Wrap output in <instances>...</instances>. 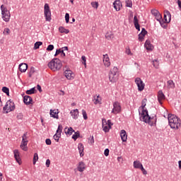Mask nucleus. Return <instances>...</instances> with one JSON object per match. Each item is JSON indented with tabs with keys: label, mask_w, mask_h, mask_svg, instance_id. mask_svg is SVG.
<instances>
[{
	"label": "nucleus",
	"mask_w": 181,
	"mask_h": 181,
	"mask_svg": "<svg viewBox=\"0 0 181 181\" xmlns=\"http://www.w3.org/2000/svg\"><path fill=\"white\" fill-rule=\"evenodd\" d=\"M108 77H109V81L110 83H117L119 77V74H118V68L115 66L113 67V69H110Z\"/></svg>",
	"instance_id": "nucleus-4"
},
{
	"label": "nucleus",
	"mask_w": 181,
	"mask_h": 181,
	"mask_svg": "<svg viewBox=\"0 0 181 181\" xmlns=\"http://www.w3.org/2000/svg\"><path fill=\"white\" fill-rule=\"evenodd\" d=\"M81 59H82V61H83L82 63L84 64V66L86 67V56H82Z\"/></svg>",
	"instance_id": "nucleus-57"
},
{
	"label": "nucleus",
	"mask_w": 181,
	"mask_h": 181,
	"mask_svg": "<svg viewBox=\"0 0 181 181\" xmlns=\"http://www.w3.org/2000/svg\"><path fill=\"white\" fill-rule=\"evenodd\" d=\"M148 33V31L145 28L141 29V32L139 34V42H143L145 39V35Z\"/></svg>",
	"instance_id": "nucleus-13"
},
{
	"label": "nucleus",
	"mask_w": 181,
	"mask_h": 181,
	"mask_svg": "<svg viewBox=\"0 0 181 181\" xmlns=\"http://www.w3.org/2000/svg\"><path fill=\"white\" fill-rule=\"evenodd\" d=\"M35 91H36V89L35 88H32L30 90H27L25 91V93L28 94V95H30L31 94H35Z\"/></svg>",
	"instance_id": "nucleus-36"
},
{
	"label": "nucleus",
	"mask_w": 181,
	"mask_h": 181,
	"mask_svg": "<svg viewBox=\"0 0 181 181\" xmlns=\"http://www.w3.org/2000/svg\"><path fill=\"white\" fill-rule=\"evenodd\" d=\"M13 153H14V158L17 162V163L20 164L22 163L21 162V156H19V150L16 149L13 151Z\"/></svg>",
	"instance_id": "nucleus-16"
},
{
	"label": "nucleus",
	"mask_w": 181,
	"mask_h": 181,
	"mask_svg": "<svg viewBox=\"0 0 181 181\" xmlns=\"http://www.w3.org/2000/svg\"><path fill=\"white\" fill-rule=\"evenodd\" d=\"M35 73V67L32 66L30 69L29 74H28V76L29 77H32V76H33V74Z\"/></svg>",
	"instance_id": "nucleus-41"
},
{
	"label": "nucleus",
	"mask_w": 181,
	"mask_h": 181,
	"mask_svg": "<svg viewBox=\"0 0 181 181\" xmlns=\"http://www.w3.org/2000/svg\"><path fill=\"white\" fill-rule=\"evenodd\" d=\"M112 125H114V124H112L110 119L107 120V127L109 129H111V127H112Z\"/></svg>",
	"instance_id": "nucleus-55"
},
{
	"label": "nucleus",
	"mask_w": 181,
	"mask_h": 181,
	"mask_svg": "<svg viewBox=\"0 0 181 181\" xmlns=\"http://www.w3.org/2000/svg\"><path fill=\"white\" fill-rule=\"evenodd\" d=\"M78 149L80 153V156H84V153H83V152H84V146L83 145V144L79 143L78 145Z\"/></svg>",
	"instance_id": "nucleus-26"
},
{
	"label": "nucleus",
	"mask_w": 181,
	"mask_h": 181,
	"mask_svg": "<svg viewBox=\"0 0 181 181\" xmlns=\"http://www.w3.org/2000/svg\"><path fill=\"white\" fill-rule=\"evenodd\" d=\"M84 169H86L85 164L81 161L78 166V172H84Z\"/></svg>",
	"instance_id": "nucleus-29"
},
{
	"label": "nucleus",
	"mask_w": 181,
	"mask_h": 181,
	"mask_svg": "<svg viewBox=\"0 0 181 181\" xmlns=\"http://www.w3.org/2000/svg\"><path fill=\"white\" fill-rule=\"evenodd\" d=\"M78 138H80V132L77 131L74 132V134L72 136V139L77 141Z\"/></svg>",
	"instance_id": "nucleus-32"
},
{
	"label": "nucleus",
	"mask_w": 181,
	"mask_h": 181,
	"mask_svg": "<svg viewBox=\"0 0 181 181\" xmlns=\"http://www.w3.org/2000/svg\"><path fill=\"white\" fill-rule=\"evenodd\" d=\"M64 131H65L66 135H69V136L72 135L73 132H75L74 129H73V127H69L68 129H67V127H66L64 129Z\"/></svg>",
	"instance_id": "nucleus-27"
},
{
	"label": "nucleus",
	"mask_w": 181,
	"mask_h": 181,
	"mask_svg": "<svg viewBox=\"0 0 181 181\" xmlns=\"http://www.w3.org/2000/svg\"><path fill=\"white\" fill-rule=\"evenodd\" d=\"M126 54L129 56H132V52H131V49L129 48L126 49Z\"/></svg>",
	"instance_id": "nucleus-56"
},
{
	"label": "nucleus",
	"mask_w": 181,
	"mask_h": 181,
	"mask_svg": "<svg viewBox=\"0 0 181 181\" xmlns=\"http://www.w3.org/2000/svg\"><path fill=\"white\" fill-rule=\"evenodd\" d=\"M120 136L122 142H127V139H128V135L127 134V132L124 129L121 130Z\"/></svg>",
	"instance_id": "nucleus-15"
},
{
	"label": "nucleus",
	"mask_w": 181,
	"mask_h": 181,
	"mask_svg": "<svg viewBox=\"0 0 181 181\" xmlns=\"http://www.w3.org/2000/svg\"><path fill=\"white\" fill-rule=\"evenodd\" d=\"M15 108V103L9 100L6 102V105L3 107V111H4L5 114H8V112L14 111Z\"/></svg>",
	"instance_id": "nucleus-6"
},
{
	"label": "nucleus",
	"mask_w": 181,
	"mask_h": 181,
	"mask_svg": "<svg viewBox=\"0 0 181 181\" xmlns=\"http://www.w3.org/2000/svg\"><path fill=\"white\" fill-rule=\"evenodd\" d=\"M158 13H159V11L156 9L151 10V14L153 15V16H156L157 15H158Z\"/></svg>",
	"instance_id": "nucleus-47"
},
{
	"label": "nucleus",
	"mask_w": 181,
	"mask_h": 181,
	"mask_svg": "<svg viewBox=\"0 0 181 181\" xmlns=\"http://www.w3.org/2000/svg\"><path fill=\"white\" fill-rule=\"evenodd\" d=\"M50 116L52 118H56V119H59V110H50Z\"/></svg>",
	"instance_id": "nucleus-20"
},
{
	"label": "nucleus",
	"mask_w": 181,
	"mask_h": 181,
	"mask_svg": "<svg viewBox=\"0 0 181 181\" xmlns=\"http://www.w3.org/2000/svg\"><path fill=\"white\" fill-rule=\"evenodd\" d=\"M82 115L84 119H88V117H87V112H86L84 110H82Z\"/></svg>",
	"instance_id": "nucleus-48"
},
{
	"label": "nucleus",
	"mask_w": 181,
	"mask_h": 181,
	"mask_svg": "<svg viewBox=\"0 0 181 181\" xmlns=\"http://www.w3.org/2000/svg\"><path fill=\"white\" fill-rule=\"evenodd\" d=\"M45 165H46L47 168H49L50 167V160L49 159H47L46 160Z\"/></svg>",
	"instance_id": "nucleus-59"
},
{
	"label": "nucleus",
	"mask_w": 181,
	"mask_h": 181,
	"mask_svg": "<svg viewBox=\"0 0 181 181\" xmlns=\"http://www.w3.org/2000/svg\"><path fill=\"white\" fill-rule=\"evenodd\" d=\"M144 47H146V50H153V45L151 44L150 40H146L144 44Z\"/></svg>",
	"instance_id": "nucleus-23"
},
{
	"label": "nucleus",
	"mask_w": 181,
	"mask_h": 181,
	"mask_svg": "<svg viewBox=\"0 0 181 181\" xmlns=\"http://www.w3.org/2000/svg\"><path fill=\"white\" fill-rule=\"evenodd\" d=\"M134 25L137 30H141V25H139L138 17H136V16H134Z\"/></svg>",
	"instance_id": "nucleus-24"
},
{
	"label": "nucleus",
	"mask_w": 181,
	"mask_h": 181,
	"mask_svg": "<svg viewBox=\"0 0 181 181\" xmlns=\"http://www.w3.org/2000/svg\"><path fill=\"white\" fill-rule=\"evenodd\" d=\"M17 119H23V115L22 113H19L17 117Z\"/></svg>",
	"instance_id": "nucleus-53"
},
{
	"label": "nucleus",
	"mask_w": 181,
	"mask_h": 181,
	"mask_svg": "<svg viewBox=\"0 0 181 181\" xmlns=\"http://www.w3.org/2000/svg\"><path fill=\"white\" fill-rule=\"evenodd\" d=\"M105 38L107 40H112V39H114V33H112V32H107L105 34Z\"/></svg>",
	"instance_id": "nucleus-28"
},
{
	"label": "nucleus",
	"mask_w": 181,
	"mask_h": 181,
	"mask_svg": "<svg viewBox=\"0 0 181 181\" xmlns=\"http://www.w3.org/2000/svg\"><path fill=\"white\" fill-rule=\"evenodd\" d=\"M18 69L21 73H25L28 70V64L22 63L19 64Z\"/></svg>",
	"instance_id": "nucleus-18"
},
{
	"label": "nucleus",
	"mask_w": 181,
	"mask_h": 181,
	"mask_svg": "<svg viewBox=\"0 0 181 181\" xmlns=\"http://www.w3.org/2000/svg\"><path fill=\"white\" fill-rule=\"evenodd\" d=\"M91 6L93 8H95V9H97L98 8V2L93 1L91 2Z\"/></svg>",
	"instance_id": "nucleus-44"
},
{
	"label": "nucleus",
	"mask_w": 181,
	"mask_h": 181,
	"mask_svg": "<svg viewBox=\"0 0 181 181\" xmlns=\"http://www.w3.org/2000/svg\"><path fill=\"white\" fill-rule=\"evenodd\" d=\"M11 30H9V28H5L3 33L4 35H8V33H10Z\"/></svg>",
	"instance_id": "nucleus-52"
},
{
	"label": "nucleus",
	"mask_w": 181,
	"mask_h": 181,
	"mask_svg": "<svg viewBox=\"0 0 181 181\" xmlns=\"http://www.w3.org/2000/svg\"><path fill=\"white\" fill-rule=\"evenodd\" d=\"M153 65L156 69H158L159 67V61L158 59L153 60Z\"/></svg>",
	"instance_id": "nucleus-39"
},
{
	"label": "nucleus",
	"mask_w": 181,
	"mask_h": 181,
	"mask_svg": "<svg viewBox=\"0 0 181 181\" xmlns=\"http://www.w3.org/2000/svg\"><path fill=\"white\" fill-rule=\"evenodd\" d=\"M37 89L38 90V91L40 92V93H42V86H40V85H37Z\"/></svg>",
	"instance_id": "nucleus-60"
},
{
	"label": "nucleus",
	"mask_w": 181,
	"mask_h": 181,
	"mask_svg": "<svg viewBox=\"0 0 181 181\" xmlns=\"http://www.w3.org/2000/svg\"><path fill=\"white\" fill-rule=\"evenodd\" d=\"M61 56L62 57H66V53H64V50H61Z\"/></svg>",
	"instance_id": "nucleus-61"
},
{
	"label": "nucleus",
	"mask_w": 181,
	"mask_h": 181,
	"mask_svg": "<svg viewBox=\"0 0 181 181\" xmlns=\"http://www.w3.org/2000/svg\"><path fill=\"white\" fill-rule=\"evenodd\" d=\"M119 112H121V104L119 102H115L113 103L112 114H119Z\"/></svg>",
	"instance_id": "nucleus-11"
},
{
	"label": "nucleus",
	"mask_w": 181,
	"mask_h": 181,
	"mask_svg": "<svg viewBox=\"0 0 181 181\" xmlns=\"http://www.w3.org/2000/svg\"><path fill=\"white\" fill-rule=\"evenodd\" d=\"M44 15L47 22H50L52 21V12L50 11V7L49 6L48 4H45Z\"/></svg>",
	"instance_id": "nucleus-7"
},
{
	"label": "nucleus",
	"mask_w": 181,
	"mask_h": 181,
	"mask_svg": "<svg viewBox=\"0 0 181 181\" xmlns=\"http://www.w3.org/2000/svg\"><path fill=\"white\" fill-rule=\"evenodd\" d=\"M94 101V104L97 105V104H101V99H95V98L93 100Z\"/></svg>",
	"instance_id": "nucleus-51"
},
{
	"label": "nucleus",
	"mask_w": 181,
	"mask_h": 181,
	"mask_svg": "<svg viewBox=\"0 0 181 181\" xmlns=\"http://www.w3.org/2000/svg\"><path fill=\"white\" fill-rule=\"evenodd\" d=\"M170 19H172V15L170 14V12L169 11L165 10L164 11V17H163V22L165 23H170Z\"/></svg>",
	"instance_id": "nucleus-12"
},
{
	"label": "nucleus",
	"mask_w": 181,
	"mask_h": 181,
	"mask_svg": "<svg viewBox=\"0 0 181 181\" xmlns=\"http://www.w3.org/2000/svg\"><path fill=\"white\" fill-rule=\"evenodd\" d=\"M156 21H158V22H161L162 21H163V19L162 18V14H160V13H158V14H157L155 16Z\"/></svg>",
	"instance_id": "nucleus-37"
},
{
	"label": "nucleus",
	"mask_w": 181,
	"mask_h": 181,
	"mask_svg": "<svg viewBox=\"0 0 181 181\" xmlns=\"http://www.w3.org/2000/svg\"><path fill=\"white\" fill-rule=\"evenodd\" d=\"M88 143L90 144V145H93L94 144V136H90V138L88 139Z\"/></svg>",
	"instance_id": "nucleus-49"
},
{
	"label": "nucleus",
	"mask_w": 181,
	"mask_h": 181,
	"mask_svg": "<svg viewBox=\"0 0 181 181\" xmlns=\"http://www.w3.org/2000/svg\"><path fill=\"white\" fill-rule=\"evenodd\" d=\"M103 63L106 67H110L111 66V62H110V57H108V54L103 55Z\"/></svg>",
	"instance_id": "nucleus-14"
},
{
	"label": "nucleus",
	"mask_w": 181,
	"mask_h": 181,
	"mask_svg": "<svg viewBox=\"0 0 181 181\" xmlns=\"http://www.w3.org/2000/svg\"><path fill=\"white\" fill-rule=\"evenodd\" d=\"M39 160V156H37V153H34V157H33V165H36V162Z\"/></svg>",
	"instance_id": "nucleus-38"
},
{
	"label": "nucleus",
	"mask_w": 181,
	"mask_h": 181,
	"mask_svg": "<svg viewBox=\"0 0 181 181\" xmlns=\"http://www.w3.org/2000/svg\"><path fill=\"white\" fill-rule=\"evenodd\" d=\"M168 85L171 86V88H173L175 87V83H173V81L170 80L168 81Z\"/></svg>",
	"instance_id": "nucleus-50"
},
{
	"label": "nucleus",
	"mask_w": 181,
	"mask_h": 181,
	"mask_svg": "<svg viewBox=\"0 0 181 181\" xmlns=\"http://www.w3.org/2000/svg\"><path fill=\"white\" fill-rule=\"evenodd\" d=\"M54 49V45H49L48 47H47V52H52Z\"/></svg>",
	"instance_id": "nucleus-46"
},
{
	"label": "nucleus",
	"mask_w": 181,
	"mask_h": 181,
	"mask_svg": "<svg viewBox=\"0 0 181 181\" xmlns=\"http://www.w3.org/2000/svg\"><path fill=\"white\" fill-rule=\"evenodd\" d=\"M63 64H62V61L58 58H54L48 63V67L49 69H51L52 71H57L60 70Z\"/></svg>",
	"instance_id": "nucleus-3"
},
{
	"label": "nucleus",
	"mask_w": 181,
	"mask_h": 181,
	"mask_svg": "<svg viewBox=\"0 0 181 181\" xmlns=\"http://www.w3.org/2000/svg\"><path fill=\"white\" fill-rule=\"evenodd\" d=\"M28 132H25L23 136H22V141L21 144V148L23 151H28Z\"/></svg>",
	"instance_id": "nucleus-8"
},
{
	"label": "nucleus",
	"mask_w": 181,
	"mask_h": 181,
	"mask_svg": "<svg viewBox=\"0 0 181 181\" xmlns=\"http://www.w3.org/2000/svg\"><path fill=\"white\" fill-rule=\"evenodd\" d=\"M179 169H181V160L178 161Z\"/></svg>",
	"instance_id": "nucleus-64"
},
{
	"label": "nucleus",
	"mask_w": 181,
	"mask_h": 181,
	"mask_svg": "<svg viewBox=\"0 0 181 181\" xmlns=\"http://www.w3.org/2000/svg\"><path fill=\"white\" fill-rule=\"evenodd\" d=\"M59 30L60 33H66V34H67V33H70V30L69 29H66L63 26H60L59 28Z\"/></svg>",
	"instance_id": "nucleus-30"
},
{
	"label": "nucleus",
	"mask_w": 181,
	"mask_h": 181,
	"mask_svg": "<svg viewBox=\"0 0 181 181\" xmlns=\"http://www.w3.org/2000/svg\"><path fill=\"white\" fill-rule=\"evenodd\" d=\"M113 6L117 11H120L121 6H122V5H121V1L119 0L115 1L113 3Z\"/></svg>",
	"instance_id": "nucleus-19"
},
{
	"label": "nucleus",
	"mask_w": 181,
	"mask_h": 181,
	"mask_svg": "<svg viewBox=\"0 0 181 181\" xmlns=\"http://www.w3.org/2000/svg\"><path fill=\"white\" fill-rule=\"evenodd\" d=\"M165 94H163V92L162 90H159L158 93V103L162 104V101H163V100H165Z\"/></svg>",
	"instance_id": "nucleus-21"
},
{
	"label": "nucleus",
	"mask_w": 181,
	"mask_h": 181,
	"mask_svg": "<svg viewBox=\"0 0 181 181\" xmlns=\"http://www.w3.org/2000/svg\"><path fill=\"white\" fill-rule=\"evenodd\" d=\"M64 70L65 77L67 78V80H73V78H74V74L71 70L67 69V66H65V69H64Z\"/></svg>",
	"instance_id": "nucleus-10"
},
{
	"label": "nucleus",
	"mask_w": 181,
	"mask_h": 181,
	"mask_svg": "<svg viewBox=\"0 0 181 181\" xmlns=\"http://www.w3.org/2000/svg\"><path fill=\"white\" fill-rule=\"evenodd\" d=\"M1 10L2 19L4 22H9L11 19V12L9 10L4 4L1 6Z\"/></svg>",
	"instance_id": "nucleus-5"
},
{
	"label": "nucleus",
	"mask_w": 181,
	"mask_h": 181,
	"mask_svg": "<svg viewBox=\"0 0 181 181\" xmlns=\"http://www.w3.org/2000/svg\"><path fill=\"white\" fill-rule=\"evenodd\" d=\"M146 101H148V100H146V98H144L141 102L142 121L146 124H148L149 125H151V127H153V125H156V115H155L152 117L149 116L148 110H145V107H146Z\"/></svg>",
	"instance_id": "nucleus-1"
},
{
	"label": "nucleus",
	"mask_w": 181,
	"mask_h": 181,
	"mask_svg": "<svg viewBox=\"0 0 181 181\" xmlns=\"http://www.w3.org/2000/svg\"><path fill=\"white\" fill-rule=\"evenodd\" d=\"M142 173H143V175H148V171H146V170H143L142 171Z\"/></svg>",
	"instance_id": "nucleus-62"
},
{
	"label": "nucleus",
	"mask_w": 181,
	"mask_h": 181,
	"mask_svg": "<svg viewBox=\"0 0 181 181\" xmlns=\"http://www.w3.org/2000/svg\"><path fill=\"white\" fill-rule=\"evenodd\" d=\"M107 124V119H102V127H103V129L104 131V132H110V127L108 128V126H105V124Z\"/></svg>",
	"instance_id": "nucleus-25"
},
{
	"label": "nucleus",
	"mask_w": 181,
	"mask_h": 181,
	"mask_svg": "<svg viewBox=\"0 0 181 181\" xmlns=\"http://www.w3.org/2000/svg\"><path fill=\"white\" fill-rule=\"evenodd\" d=\"M45 144H46L47 145H52V140H50V139H47L45 140Z\"/></svg>",
	"instance_id": "nucleus-58"
},
{
	"label": "nucleus",
	"mask_w": 181,
	"mask_h": 181,
	"mask_svg": "<svg viewBox=\"0 0 181 181\" xmlns=\"http://www.w3.org/2000/svg\"><path fill=\"white\" fill-rule=\"evenodd\" d=\"M1 90L3 91V93H5V94H6V95H8V97H9V88H8L6 86H4L1 89Z\"/></svg>",
	"instance_id": "nucleus-35"
},
{
	"label": "nucleus",
	"mask_w": 181,
	"mask_h": 181,
	"mask_svg": "<svg viewBox=\"0 0 181 181\" xmlns=\"http://www.w3.org/2000/svg\"><path fill=\"white\" fill-rule=\"evenodd\" d=\"M135 83L138 87L139 91H144V88H145V83H144L142 79H141V78H136Z\"/></svg>",
	"instance_id": "nucleus-9"
},
{
	"label": "nucleus",
	"mask_w": 181,
	"mask_h": 181,
	"mask_svg": "<svg viewBox=\"0 0 181 181\" xmlns=\"http://www.w3.org/2000/svg\"><path fill=\"white\" fill-rule=\"evenodd\" d=\"M42 45H43L42 42H40V41L36 42L34 45V50H37V49H39V47H40Z\"/></svg>",
	"instance_id": "nucleus-33"
},
{
	"label": "nucleus",
	"mask_w": 181,
	"mask_h": 181,
	"mask_svg": "<svg viewBox=\"0 0 181 181\" xmlns=\"http://www.w3.org/2000/svg\"><path fill=\"white\" fill-rule=\"evenodd\" d=\"M62 136V134L60 133H56L53 138L54 139V141H56L57 142H59V140L60 139V137Z\"/></svg>",
	"instance_id": "nucleus-34"
},
{
	"label": "nucleus",
	"mask_w": 181,
	"mask_h": 181,
	"mask_svg": "<svg viewBox=\"0 0 181 181\" xmlns=\"http://www.w3.org/2000/svg\"><path fill=\"white\" fill-rule=\"evenodd\" d=\"M62 131H63V126L62 124H59L58 129L57 130V134H62Z\"/></svg>",
	"instance_id": "nucleus-43"
},
{
	"label": "nucleus",
	"mask_w": 181,
	"mask_h": 181,
	"mask_svg": "<svg viewBox=\"0 0 181 181\" xmlns=\"http://www.w3.org/2000/svg\"><path fill=\"white\" fill-rule=\"evenodd\" d=\"M168 122L170 128L173 129H179L181 127V121L176 115L168 114Z\"/></svg>",
	"instance_id": "nucleus-2"
},
{
	"label": "nucleus",
	"mask_w": 181,
	"mask_h": 181,
	"mask_svg": "<svg viewBox=\"0 0 181 181\" xmlns=\"http://www.w3.org/2000/svg\"><path fill=\"white\" fill-rule=\"evenodd\" d=\"M104 155L105 156H108V155H110V149L108 148L105 149Z\"/></svg>",
	"instance_id": "nucleus-54"
},
{
	"label": "nucleus",
	"mask_w": 181,
	"mask_h": 181,
	"mask_svg": "<svg viewBox=\"0 0 181 181\" xmlns=\"http://www.w3.org/2000/svg\"><path fill=\"white\" fill-rule=\"evenodd\" d=\"M70 114L74 119H77L78 118V109L71 110Z\"/></svg>",
	"instance_id": "nucleus-22"
},
{
	"label": "nucleus",
	"mask_w": 181,
	"mask_h": 181,
	"mask_svg": "<svg viewBox=\"0 0 181 181\" xmlns=\"http://www.w3.org/2000/svg\"><path fill=\"white\" fill-rule=\"evenodd\" d=\"M126 6L128 8H132V1L131 0H126Z\"/></svg>",
	"instance_id": "nucleus-42"
},
{
	"label": "nucleus",
	"mask_w": 181,
	"mask_h": 181,
	"mask_svg": "<svg viewBox=\"0 0 181 181\" xmlns=\"http://www.w3.org/2000/svg\"><path fill=\"white\" fill-rule=\"evenodd\" d=\"M142 165V163L139 160L134 161V169H139L141 166Z\"/></svg>",
	"instance_id": "nucleus-31"
},
{
	"label": "nucleus",
	"mask_w": 181,
	"mask_h": 181,
	"mask_svg": "<svg viewBox=\"0 0 181 181\" xmlns=\"http://www.w3.org/2000/svg\"><path fill=\"white\" fill-rule=\"evenodd\" d=\"M159 23H160L161 28H163V29H166V28H168V24L166 23H165V21H163V20L160 21Z\"/></svg>",
	"instance_id": "nucleus-40"
},
{
	"label": "nucleus",
	"mask_w": 181,
	"mask_h": 181,
	"mask_svg": "<svg viewBox=\"0 0 181 181\" xmlns=\"http://www.w3.org/2000/svg\"><path fill=\"white\" fill-rule=\"evenodd\" d=\"M32 101H33V100L32 99V97L29 95L24 96L23 103H25L26 105H30V104H32Z\"/></svg>",
	"instance_id": "nucleus-17"
},
{
	"label": "nucleus",
	"mask_w": 181,
	"mask_h": 181,
	"mask_svg": "<svg viewBox=\"0 0 181 181\" xmlns=\"http://www.w3.org/2000/svg\"><path fill=\"white\" fill-rule=\"evenodd\" d=\"M65 21L66 23H69V22H70V14H69L68 13L65 14Z\"/></svg>",
	"instance_id": "nucleus-45"
},
{
	"label": "nucleus",
	"mask_w": 181,
	"mask_h": 181,
	"mask_svg": "<svg viewBox=\"0 0 181 181\" xmlns=\"http://www.w3.org/2000/svg\"><path fill=\"white\" fill-rule=\"evenodd\" d=\"M56 52L58 54H60V53H62V49H58L56 50Z\"/></svg>",
	"instance_id": "nucleus-63"
}]
</instances>
